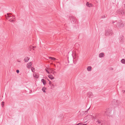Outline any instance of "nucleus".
I'll return each instance as SVG.
<instances>
[{"instance_id":"f257e3e1","label":"nucleus","mask_w":125,"mask_h":125,"mask_svg":"<svg viewBox=\"0 0 125 125\" xmlns=\"http://www.w3.org/2000/svg\"><path fill=\"white\" fill-rule=\"evenodd\" d=\"M117 14L123 15H125V12L124 11L122 8H120L117 10L116 12Z\"/></svg>"},{"instance_id":"f03ea898","label":"nucleus","mask_w":125,"mask_h":125,"mask_svg":"<svg viewBox=\"0 0 125 125\" xmlns=\"http://www.w3.org/2000/svg\"><path fill=\"white\" fill-rule=\"evenodd\" d=\"M116 26L117 28H120L123 27L124 25V24L122 23V21L120 20L118 21L117 24L116 25Z\"/></svg>"},{"instance_id":"7ed1b4c3","label":"nucleus","mask_w":125,"mask_h":125,"mask_svg":"<svg viewBox=\"0 0 125 125\" xmlns=\"http://www.w3.org/2000/svg\"><path fill=\"white\" fill-rule=\"evenodd\" d=\"M106 36L111 35L113 34L112 31L110 29H108L105 31Z\"/></svg>"},{"instance_id":"20e7f679","label":"nucleus","mask_w":125,"mask_h":125,"mask_svg":"<svg viewBox=\"0 0 125 125\" xmlns=\"http://www.w3.org/2000/svg\"><path fill=\"white\" fill-rule=\"evenodd\" d=\"M119 40L120 42L122 43L123 42L124 40V36L122 35L120 36L119 38Z\"/></svg>"},{"instance_id":"39448f33","label":"nucleus","mask_w":125,"mask_h":125,"mask_svg":"<svg viewBox=\"0 0 125 125\" xmlns=\"http://www.w3.org/2000/svg\"><path fill=\"white\" fill-rule=\"evenodd\" d=\"M105 114L108 116H110L111 115V113L109 111V109H107L105 112Z\"/></svg>"},{"instance_id":"423d86ee","label":"nucleus","mask_w":125,"mask_h":125,"mask_svg":"<svg viewBox=\"0 0 125 125\" xmlns=\"http://www.w3.org/2000/svg\"><path fill=\"white\" fill-rule=\"evenodd\" d=\"M71 20H72L73 21V23H76V20L75 17L73 16H72L71 17Z\"/></svg>"},{"instance_id":"0eeeda50","label":"nucleus","mask_w":125,"mask_h":125,"mask_svg":"<svg viewBox=\"0 0 125 125\" xmlns=\"http://www.w3.org/2000/svg\"><path fill=\"white\" fill-rule=\"evenodd\" d=\"M86 5L87 6L89 7H91L92 6V4L91 3H89L88 2H87V3H86Z\"/></svg>"},{"instance_id":"6e6552de","label":"nucleus","mask_w":125,"mask_h":125,"mask_svg":"<svg viewBox=\"0 0 125 125\" xmlns=\"http://www.w3.org/2000/svg\"><path fill=\"white\" fill-rule=\"evenodd\" d=\"M12 14L11 13H7V15H8V17L9 18L10 17H12V18L13 19H15V17L14 16H11V15Z\"/></svg>"},{"instance_id":"1a4fd4ad","label":"nucleus","mask_w":125,"mask_h":125,"mask_svg":"<svg viewBox=\"0 0 125 125\" xmlns=\"http://www.w3.org/2000/svg\"><path fill=\"white\" fill-rule=\"evenodd\" d=\"M87 95L88 96H90V97H92L93 96V94L91 92H88V93Z\"/></svg>"},{"instance_id":"9d476101","label":"nucleus","mask_w":125,"mask_h":125,"mask_svg":"<svg viewBox=\"0 0 125 125\" xmlns=\"http://www.w3.org/2000/svg\"><path fill=\"white\" fill-rule=\"evenodd\" d=\"M32 65V63L31 62H30L29 63H28L27 64V67L29 68H31V66Z\"/></svg>"},{"instance_id":"9b49d317","label":"nucleus","mask_w":125,"mask_h":125,"mask_svg":"<svg viewBox=\"0 0 125 125\" xmlns=\"http://www.w3.org/2000/svg\"><path fill=\"white\" fill-rule=\"evenodd\" d=\"M104 56V53L103 52L100 53L99 55V57L100 58L103 57Z\"/></svg>"},{"instance_id":"f8f14e48","label":"nucleus","mask_w":125,"mask_h":125,"mask_svg":"<svg viewBox=\"0 0 125 125\" xmlns=\"http://www.w3.org/2000/svg\"><path fill=\"white\" fill-rule=\"evenodd\" d=\"M114 102H115V104L116 105H118L119 104V102L117 100H114Z\"/></svg>"},{"instance_id":"ddd939ff","label":"nucleus","mask_w":125,"mask_h":125,"mask_svg":"<svg viewBox=\"0 0 125 125\" xmlns=\"http://www.w3.org/2000/svg\"><path fill=\"white\" fill-rule=\"evenodd\" d=\"M41 81L43 83L44 85H45L46 83V81L43 79H42Z\"/></svg>"},{"instance_id":"4468645a","label":"nucleus","mask_w":125,"mask_h":125,"mask_svg":"<svg viewBox=\"0 0 125 125\" xmlns=\"http://www.w3.org/2000/svg\"><path fill=\"white\" fill-rule=\"evenodd\" d=\"M29 58L28 57H27L24 59V61L25 62H26L29 60Z\"/></svg>"},{"instance_id":"2eb2a0df","label":"nucleus","mask_w":125,"mask_h":125,"mask_svg":"<svg viewBox=\"0 0 125 125\" xmlns=\"http://www.w3.org/2000/svg\"><path fill=\"white\" fill-rule=\"evenodd\" d=\"M48 76L49 78L51 80L53 79H54V77L52 75H51L50 74V75H49Z\"/></svg>"},{"instance_id":"dca6fc26","label":"nucleus","mask_w":125,"mask_h":125,"mask_svg":"<svg viewBox=\"0 0 125 125\" xmlns=\"http://www.w3.org/2000/svg\"><path fill=\"white\" fill-rule=\"evenodd\" d=\"M102 120H100L98 119L96 122H98L99 124L101 123V125H103V124L102 123Z\"/></svg>"},{"instance_id":"f3484780","label":"nucleus","mask_w":125,"mask_h":125,"mask_svg":"<svg viewBox=\"0 0 125 125\" xmlns=\"http://www.w3.org/2000/svg\"><path fill=\"white\" fill-rule=\"evenodd\" d=\"M46 89V87H44L42 88V90L44 92L46 93V91L45 90Z\"/></svg>"},{"instance_id":"a211bd4d","label":"nucleus","mask_w":125,"mask_h":125,"mask_svg":"<svg viewBox=\"0 0 125 125\" xmlns=\"http://www.w3.org/2000/svg\"><path fill=\"white\" fill-rule=\"evenodd\" d=\"M87 70L88 71H90L91 70V67L90 66L88 67L87 68Z\"/></svg>"},{"instance_id":"6ab92c4d","label":"nucleus","mask_w":125,"mask_h":125,"mask_svg":"<svg viewBox=\"0 0 125 125\" xmlns=\"http://www.w3.org/2000/svg\"><path fill=\"white\" fill-rule=\"evenodd\" d=\"M33 75L34 77L35 78H38L39 77V76L38 75H37L35 73H34L33 74Z\"/></svg>"},{"instance_id":"aec40b11","label":"nucleus","mask_w":125,"mask_h":125,"mask_svg":"<svg viewBox=\"0 0 125 125\" xmlns=\"http://www.w3.org/2000/svg\"><path fill=\"white\" fill-rule=\"evenodd\" d=\"M121 62L123 64H125V60L124 59H123L121 60Z\"/></svg>"},{"instance_id":"412c9836","label":"nucleus","mask_w":125,"mask_h":125,"mask_svg":"<svg viewBox=\"0 0 125 125\" xmlns=\"http://www.w3.org/2000/svg\"><path fill=\"white\" fill-rule=\"evenodd\" d=\"M4 102L2 101L1 103V105H2V107H3V105H4Z\"/></svg>"},{"instance_id":"4be33fe9","label":"nucleus","mask_w":125,"mask_h":125,"mask_svg":"<svg viewBox=\"0 0 125 125\" xmlns=\"http://www.w3.org/2000/svg\"><path fill=\"white\" fill-rule=\"evenodd\" d=\"M90 107L86 111L84 112V114H86L87 113L88 111L89 110Z\"/></svg>"},{"instance_id":"5701e85b","label":"nucleus","mask_w":125,"mask_h":125,"mask_svg":"<svg viewBox=\"0 0 125 125\" xmlns=\"http://www.w3.org/2000/svg\"><path fill=\"white\" fill-rule=\"evenodd\" d=\"M9 21L11 22H12L14 21L13 20V19L12 20L11 19H9Z\"/></svg>"},{"instance_id":"b1692460","label":"nucleus","mask_w":125,"mask_h":125,"mask_svg":"<svg viewBox=\"0 0 125 125\" xmlns=\"http://www.w3.org/2000/svg\"><path fill=\"white\" fill-rule=\"evenodd\" d=\"M34 68L33 67H32L31 69V70L33 72H34Z\"/></svg>"},{"instance_id":"393cba45","label":"nucleus","mask_w":125,"mask_h":125,"mask_svg":"<svg viewBox=\"0 0 125 125\" xmlns=\"http://www.w3.org/2000/svg\"><path fill=\"white\" fill-rule=\"evenodd\" d=\"M83 123H80L79 124H76V125H82Z\"/></svg>"},{"instance_id":"a878e982","label":"nucleus","mask_w":125,"mask_h":125,"mask_svg":"<svg viewBox=\"0 0 125 125\" xmlns=\"http://www.w3.org/2000/svg\"><path fill=\"white\" fill-rule=\"evenodd\" d=\"M45 71L47 73H50L49 72V71H48L46 69H45Z\"/></svg>"},{"instance_id":"bb28decb","label":"nucleus","mask_w":125,"mask_h":125,"mask_svg":"<svg viewBox=\"0 0 125 125\" xmlns=\"http://www.w3.org/2000/svg\"><path fill=\"white\" fill-rule=\"evenodd\" d=\"M105 16L104 15L103 16H102V18H105Z\"/></svg>"},{"instance_id":"cd10ccee","label":"nucleus","mask_w":125,"mask_h":125,"mask_svg":"<svg viewBox=\"0 0 125 125\" xmlns=\"http://www.w3.org/2000/svg\"><path fill=\"white\" fill-rule=\"evenodd\" d=\"M52 60H56V59L55 58L52 57Z\"/></svg>"},{"instance_id":"c85d7f7f","label":"nucleus","mask_w":125,"mask_h":125,"mask_svg":"<svg viewBox=\"0 0 125 125\" xmlns=\"http://www.w3.org/2000/svg\"><path fill=\"white\" fill-rule=\"evenodd\" d=\"M16 72L17 73H18L19 72V70H16Z\"/></svg>"},{"instance_id":"c756f323","label":"nucleus","mask_w":125,"mask_h":125,"mask_svg":"<svg viewBox=\"0 0 125 125\" xmlns=\"http://www.w3.org/2000/svg\"><path fill=\"white\" fill-rule=\"evenodd\" d=\"M17 62H21V61H20L19 60V59H17Z\"/></svg>"},{"instance_id":"7c9ffc66","label":"nucleus","mask_w":125,"mask_h":125,"mask_svg":"<svg viewBox=\"0 0 125 125\" xmlns=\"http://www.w3.org/2000/svg\"><path fill=\"white\" fill-rule=\"evenodd\" d=\"M35 47H34V46H32L31 47V49H32L33 50H34V49H33Z\"/></svg>"},{"instance_id":"2f4dec72","label":"nucleus","mask_w":125,"mask_h":125,"mask_svg":"<svg viewBox=\"0 0 125 125\" xmlns=\"http://www.w3.org/2000/svg\"><path fill=\"white\" fill-rule=\"evenodd\" d=\"M122 92H123V93H125V91L124 90H122Z\"/></svg>"},{"instance_id":"473e14b6","label":"nucleus","mask_w":125,"mask_h":125,"mask_svg":"<svg viewBox=\"0 0 125 125\" xmlns=\"http://www.w3.org/2000/svg\"><path fill=\"white\" fill-rule=\"evenodd\" d=\"M53 72V74H54V73H56V72L55 71H52Z\"/></svg>"},{"instance_id":"72a5a7b5","label":"nucleus","mask_w":125,"mask_h":125,"mask_svg":"<svg viewBox=\"0 0 125 125\" xmlns=\"http://www.w3.org/2000/svg\"><path fill=\"white\" fill-rule=\"evenodd\" d=\"M49 83L50 84H51L52 83V82L51 81H49Z\"/></svg>"},{"instance_id":"f704fd0d","label":"nucleus","mask_w":125,"mask_h":125,"mask_svg":"<svg viewBox=\"0 0 125 125\" xmlns=\"http://www.w3.org/2000/svg\"><path fill=\"white\" fill-rule=\"evenodd\" d=\"M52 57H49V59H52Z\"/></svg>"},{"instance_id":"c9c22d12","label":"nucleus","mask_w":125,"mask_h":125,"mask_svg":"<svg viewBox=\"0 0 125 125\" xmlns=\"http://www.w3.org/2000/svg\"><path fill=\"white\" fill-rule=\"evenodd\" d=\"M87 124H82V125H86Z\"/></svg>"},{"instance_id":"e433bc0d","label":"nucleus","mask_w":125,"mask_h":125,"mask_svg":"<svg viewBox=\"0 0 125 125\" xmlns=\"http://www.w3.org/2000/svg\"><path fill=\"white\" fill-rule=\"evenodd\" d=\"M111 70H113V68H111Z\"/></svg>"},{"instance_id":"4c0bfd02","label":"nucleus","mask_w":125,"mask_h":125,"mask_svg":"<svg viewBox=\"0 0 125 125\" xmlns=\"http://www.w3.org/2000/svg\"><path fill=\"white\" fill-rule=\"evenodd\" d=\"M115 22H114L113 21V23H115Z\"/></svg>"},{"instance_id":"58836bf2","label":"nucleus","mask_w":125,"mask_h":125,"mask_svg":"<svg viewBox=\"0 0 125 125\" xmlns=\"http://www.w3.org/2000/svg\"><path fill=\"white\" fill-rule=\"evenodd\" d=\"M48 80L49 81V79H48Z\"/></svg>"},{"instance_id":"ea45409f","label":"nucleus","mask_w":125,"mask_h":125,"mask_svg":"<svg viewBox=\"0 0 125 125\" xmlns=\"http://www.w3.org/2000/svg\"><path fill=\"white\" fill-rule=\"evenodd\" d=\"M6 18H7V19H8V18H7V17H6Z\"/></svg>"},{"instance_id":"a19ab883","label":"nucleus","mask_w":125,"mask_h":125,"mask_svg":"<svg viewBox=\"0 0 125 125\" xmlns=\"http://www.w3.org/2000/svg\"><path fill=\"white\" fill-rule=\"evenodd\" d=\"M86 122H84V123H85Z\"/></svg>"}]
</instances>
